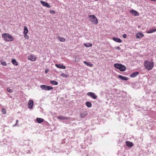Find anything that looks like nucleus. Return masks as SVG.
Returning <instances> with one entry per match:
<instances>
[{"label":"nucleus","mask_w":156,"mask_h":156,"mask_svg":"<svg viewBox=\"0 0 156 156\" xmlns=\"http://www.w3.org/2000/svg\"><path fill=\"white\" fill-rule=\"evenodd\" d=\"M50 12L51 13H52V14H55V12L54 11L52 10H50Z\"/></svg>","instance_id":"nucleus-33"},{"label":"nucleus","mask_w":156,"mask_h":156,"mask_svg":"<svg viewBox=\"0 0 156 156\" xmlns=\"http://www.w3.org/2000/svg\"><path fill=\"white\" fill-rule=\"evenodd\" d=\"M1 64L4 66H6L7 65L6 62H2Z\"/></svg>","instance_id":"nucleus-32"},{"label":"nucleus","mask_w":156,"mask_h":156,"mask_svg":"<svg viewBox=\"0 0 156 156\" xmlns=\"http://www.w3.org/2000/svg\"><path fill=\"white\" fill-rule=\"evenodd\" d=\"M62 77H63L65 78H67L69 77V76L68 75L65 74L64 73H62L60 75Z\"/></svg>","instance_id":"nucleus-27"},{"label":"nucleus","mask_w":156,"mask_h":156,"mask_svg":"<svg viewBox=\"0 0 156 156\" xmlns=\"http://www.w3.org/2000/svg\"><path fill=\"white\" fill-rule=\"evenodd\" d=\"M50 83L53 85H57L58 84V83L56 81H55L54 80H51L50 81Z\"/></svg>","instance_id":"nucleus-25"},{"label":"nucleus","mask_w":156,"mask_h":156,"mask_svg":"<svg viewBox=\"0 0 156 156\" xmlns=\"http://www.w3.org/2000/svg\"><path fill=\"white\" fill-rule=\"evenodd\" d=\"M12 63L14 65H17L18 62L16 61V60L13 59L12 61Z\"/></svg>","instance_id":"nucleus-26"},{"label":"nucleus","mask_w":156,"mask_h":156,"mask_svg":"<svg viewBox=\"0 0 156 156\" xmlns=\"http://www.w3.org/2000/svg\"><path fill=\"white\" fill-rule=\"evenodd\" d=\"M40 87L43 90H49L53 89V87L52 86H46L44 85H41Z\"/></svg>","instance_id":"nucleus-5"},{"label":"nucleus","mask_w":156,"mask_h":156,"mask_svg":"<svg viewBox=\"0 0 156 156\" xmlns=\"http://www.w3.org/2000/svg\"><path fill=\"white\" fill-rule=\"evenodd\" d=\"M2 36L5 41L6 42L12 41L14 40L13 37L8 33H4L2 34Z\"/></svg>","instance_id":"nucleus-1"},{"label":"nucleus","mask_w":156,"mask_h":156,"mask_svg":"<svg viewBox=\"0 0 156 156\" xmlns=\"http://www.w3.org/2000/svg\"><path fill=\"white\" fill-rule=\"evenodd\" d=\"M156 31V29L155 28H153L152 29H150L149 30H147L146 33L148 34H151L153 32H155Z\"/></svg>","instance_id":"nucleus-17"},{"label":"nucleus","mask_w":156,"mask_h":156,"mask_svg":"<svg viewBox=\"0 0 156 156\" xmlns=\"http://www.w3.org/2000/svg\"><path fill=\"white\" fill-rule=\"evenodd\" d=\"M154 66L153 62H150L148 60L144 62V66L146 69L148 70H150L152 69Z\"/></svg>","instance_id":"nucleus-2"},{"label":"nucleus","mask_w":156,"mask_h":156,"mask_svg":"<svg viewBox=\"0 0 156 156\" xmlns=\"http://www.w3.org/2000/svg\"><path fill=\"white\" fill-rule=\"evenodd\" d=\"M87 115V113L86 112H82L80 113V117L81 118H84Z\"/></svg>","instance_id":"nucleus-12"},{"label":"nucleus","mask_w":156,"mask_h":156,"mask_svg":"<svg viewBox=\"0 0 156 156\" xmlns=\"http://www.w3.org/2000/svg\"><path fill=\"white\" fill-rule=\"evenodd\" d=\"M123 38H126V34H124L123 35Z\"/></svg>","instance_id":"nucleus-36"},{"label":"nucleus","mask_w":156,"mask_h":156,"mask_svg":"<svg viewBox=\"0 0 156 156\" xmlns=\"http://www.w3.org/2000/svg\"><path fill=\"white\" fill-rule=\"evenodd\" d=\"M130 12L132 14H133L135 16H136L139 15V13L138 12L134 10H132L130 11Z\"/></svg>","instance_id":"nucleus-20"},{"label":"nucleus","mask_w":156,"mask_h":156,"mask_svg":"<svg viewBox=\"0 0 156 156\" xmlns=\"http://www.w3.org/2000/svg\"><path fill=\"white\" fill-rule=\"evenodd\" d=\"M115 48L116 49H117V50H120V48L119 47V46H118V47H115Z\"/></svg>","instance_id":"nucleus-34"},{"label":"nucleus","mask_w":156,"mask_h":156,"mask_svg":"<svg viewBox=\"0 0 156 156\" xmlns=\"http://www.w3.org/2000/svg\"><path fill=\"white\" fill-rule=\"evenodd\" d=\"M86 106L89 107V108H90L92 106V104L89 101H87L86 103Z\"/></svg>","instance_id":"nucleus-24"},{"label":"nucleus","mask_w":156,"mask_h":156,"mask_svg":"<svg viewBox=\"0 0 156 156\" xmlns=\"http://www.w3.org/2000/svg\"><path fill=\"white\" fill-rule=\"evenodd\" d=\"M2 112L3 114H5L6 113V111L5 108H3L2 110Z\"/></svg>","instance_id":"nucleus-29"},{"label":"nucleus","mask_w":156,"mask_h":156,"mask_svg":"<svg viewBox=\"0 0 156 156\" xmlns=\"http://www.w3.org/2000/svg\"><path fill=\"white\" fill-rule=\"evenodd\" d=\"M88 16L90 19V21L93 24H97L98 23V20L95 16L90 15H89Z\"/></svg>","instance_id":"nucleus-4"},{"label":"nucleus","mask_w":156,"mask_h":156,"mask_svg":"<svg viewBox=\"0 0 156 156\" xmlns=\"http://www.w3.org/2000/svg\"><path fill=\"white\" fill-rule=\"evenodd\" d=\"M126 146L128 147H132L133 146V143L129 141H126Z\"/></svg>","instance_id":"nucleus-13"},{"label":"nucleus","mask_w":156,"mask_h":156,"mask_svg":"<svg viewBox=\"0 0 156 156\" xmlns=\"http://www.w3.org/2000/svg\"><path fill=\"white\" fill-rule=\"evenodd\" d=\"M112 39L116 42L118 43H121L122 42V41L119 38L113 37Z\"/></svg>","instance_id":"nucleus-19"},{"label":"nucleus","mask_w":156,"mask_h":156,"mask_svg":"<svg viewBox=\"0 0 156 156\" xmlns=\"http://www.w3.org/2000/svg\"><path fill=\"white\" fill-rule=\"evenodd\" d=\"M48 71H49V70L48 69H46L45 70V73H47V72H48Z\"/></svg>","instance_id":"nucleus-37"},{"label":"nucleus","mask_w":156,"mask_h":156,"mask_svg":"<svg viewBox=\"0 0 156 156\" xmlns=\"http://www.w3.org/2000/svg\"><path fill=\"white\" fill-rule=\"evenodd\" d=\"M57 118L58 119L66 120L69 119V117H66L63 116H58Z\"/></svg>","instance_id":"nucleus-14"},{"label":"nucleus","mask_w":156,"mask_h":156,"mask_svg":"<svg viewBox=\"0 0 156 156\" xmlns=\"http://www.w3.org/2000/svg\"><path fill=\"white\" fill-rule=\"evenodd\" d=\"M84 45L85 46L87 47H90L92 46V44L89 43L84 44Z\"/></svg>","instance_id":"nucleus-28"},{"label":"nucleus","mask_w":156,"mask_h":156,"mask_svg":"<svg viewBox=\"0 0 156 156\" xmlns=\"http://www.w3.org/2000/svg\"><path fill=\"white\" fill-rule=\"evenodd\" d=\"M18 122H19V121L18 120H17L16 121V123L15 125H14V126H19L18 125Z\"/></svg>","instance_id":"nucleus-35"},{"label":"nucleus","mask_w":156,"mask_h":156,"mask_svg":"<svg viewBox=\"0 0 156 156\" xmlns=\"http://www.w3.org/2000/svg\"><path fill=\"white\" fill-rule=\"evenodd\" d=\"M36 120L37 122L39 123L43 122L44 121V120L43 119L38 118H37L36 119Z\"/></svg>","instance_id":"nucleus-21"},{"label":"nucleus","mask_w":156,"mask_h":156,"mask_svg":"<svg viewBox=\"0 0 156 156\" xmlns=\"http://www.w3.org/2000/svg\"><path fill=\"white\" fill-rule=\"evenodd\" d=\"M83 63H84L85 64H86L87 66H89L90 67H92L93 66V64H90L88 62H87L85 61H84L83 62Z\"/></svg>","instance_id":"nucleus-22"},{"label":"nucleus","mask_w":156,"mask_h":156,"mask_svg":"<svg viewBox=\"0 0 156 156\" xmlns=\"http://www.w3.org/2000/svg\"><path fill=\"white\" fill-rule=\"evenodd\" d=\"M118 77L121 79L124 80H127L129 79V78L127 77L126 76H124L121 75H119L118 76Z\"/></svg>","instance_id":"nucleus-15"},{"label":"nucleus","mask_w":156,"mask_h":156,"mask_svg":"<svg viewBox=\"0 0 156 156\" xmlns=\"http://www.w3.org/2000/svg\"><path fill=\"white\" fill-rule=\"evenodd\" d=\"M37 58L36 56L33 55H31L28 57V60L31 61H35L37 59Z\"/></svg>","instance_id":"nucleus-6"},{"label":"nucleus","mask_w":156,"mask_h":156,"mask_svg":"<svg viewBox=\"0 0 156 156\" xmlns=\"http://www.w3.org/2000/svg\"><path fill=\"white\" fill-rule=\"evenodd\" d=\"M24 37L26 39H28L29 38V37L27 35V34H24Z\"/></svg>","instance_id":"nucleus-31"},{"label":"nucleus","mask_w":156,"mask_h":156,"mask_svg":"<svg viewBox=\"0 0 156 156\" xmlns=\"http://www.w3.org/2000/svg\"><path fill=\"white\" fill-rule=\"evenodd\" d=\"M40 2L44 6H45L48 8H50L51 7V6L46 2H44L42 0H41Z\"/></svg>","instance_id":"nucleus-8"},{"label":"nucleus","mask_w":156,"mask_h":156,"mask_svg":"<svg viewBox=\"0 0 156 156\" xmlns=\"http://www.w3.org/2000/svg\"><path fill=\"white\" fill-rule=\"evenodd\" d=\"M55 66L58 68L62 69H65L66 67L65 66L62 64H55Z\"/></svg>","instance_id":"nucleus-11"},{"label":"nucleus","mask_w":156,"mask_h":156,"mask_svg":"<svg viewBox=\"0 0 156 156\" xmlns=\"http://www.w3.org/2000/svg\"><path fill=\"white\" fill-rule=\"evenodd\" d=\"M87 95L88 96H90V97L94 99H95L97 97V96L94 93L92 92H89L87 94Z\"/></svg>","instance_id":"nucleus-7"},{"label":"nucleus","mask_w":156,"mask_h":156,"mask_svg":"<svg viewBox=\"0 0 156 156\" xmlns=\"http://www.w3.org/2000/svg\"><path fill=\"white\" fill-rule=\"evenodd\" d=\"M138 74H139L138 72H135L133 73L132 74H131L130 75V77H132V78L134 77H136V76L138 75Z\"/></svg>","instance_id":"nucleus-16"},{"label":"nucleus","mask_w":156,"mask_h":156,"mask_svg":"<svg viewBox=\"0 0 156 156\" xmlns=\"http://www.w3.org/2000/svg\"><path fill=\"white\" fill-rule=\"evenodd\" d=\"M143 34L141 33H138L136 34V38L140 39L144 36Z\"/></svg>","instance_id":"nucleus-10"},{"label":"nucleus","mask_w":156,"mask_h":156,"mask_svg":"<svg viewBox=\"0 0 156 156\" xmlns=\"http://www.w3.org/2000/svg\"><path fill=\"white\" fill-rule=\"evenodd\" d=\"M114 66L116 69H119L122 71H125L126 69L125 66L121 64L115 63L114 65Z\"/></svg>","instance_id":"nucleus-3"},{"label":"nucleus","mask_w":156,"mask_h":156,"mask_svg":"<svg viewBox=\"0 0 156 156\" xmlns=\"http://www.w3.org/2000/svg\"><path fill=\"white\" fill-rule=\"evenodd\" d=\"M28 32V30L27 28V27L25 26L24 27L23 34H27Z\"/></svg>","instance_id":"nucleus-23"},{"label":"nucleus","mask_w":156,"mask_h":156,"mask_svg":"<svg viewBox=\"0 0 156 156\" xmlns=\"http://www.w3.org/2000/svg\"><path fill=\"white\" fill-rule=\"evenodd\" d=\"M95 0V1H98V0Z\"/></svg>","instance_id":"nucleus-38"},{"label":"nucleus","mask_w":156,"mask_h":156,"mask_svg":"<svg viewBox=\"0 0 156 156\" xmlns=\"http://www.w3.org/2000/svg\"><path fill=\"white\" fill-rule=\"evenodd\" d=\"M138 28H140V26H138Z\"/></svg>","instance_id":"nucleus-39"},{"label":"nucleus","mask_w":156,"mask_h":156,"mask_svg":"<svg viewBox=\"0 0 156 156\" xmlns=\"http://www.w3.org/2000/svg\"><path fill=\"white\" fill-rule=\"evenodd\" d=\"M28 108L30 109H32L33 108V106L34 105V101L32 100H30L28 102Z\"/></svg>","instance_id":"nucleus-9"},{"label":"nucleus","mask_w":156,"mask_h":156,"mask_svg":"<svg viewBox=\"0 0 156 156\" xmlns=\"http://www.w3.org/2000/svg\"><path fill=\"white\" fill-rule=\"evenodd\" d=\"M7 91L10 93H12V89H10L9 88H8L7 89Z\"/></svg>","instance_id":"nucleus-30"},{"label":"nucleus","mask_w":156,"mask_h":156,"mask_svg":"<svg viewBox=\"0 0 156 156\" xmlns=\"http://www.w3.org/2000/svg\"><path fill=\"white\" fill-rule=\"evenodd\" d=\"M57 38L61 42H64L66 41V39L64 37H60L59 36H58Z\"/></svg>","instance_id":"nucleus-18"}]
</instances>
